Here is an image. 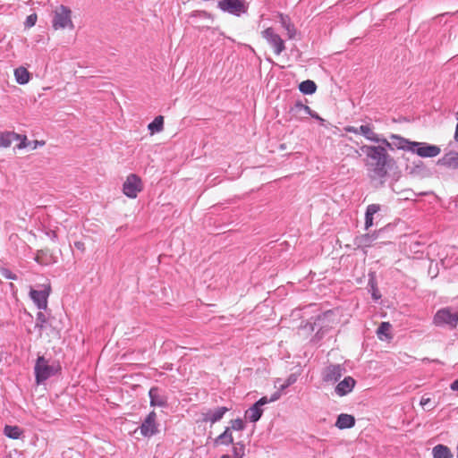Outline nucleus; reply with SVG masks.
I'll use <instances>...</instances> for the list:
<instances>
[{
  "mask_svg": "<svg viewBox=\"0 0 458 458\" xmlns=\"http://www.w3.org/2000/svg\"><path fill=\"white\" fill-rule=\"evenodd\" d=\"M19 140H20V143L16 146L17 148L21 149L28 146L27 137L25 135H23V136L21 135V139Z\"/></svg>",
  "mask_w": 458,
  "mask_h": 458,
  "instance_id": "ea45409f",
  "label": "nucleus"
},
{
  "mask_svg": "<svg viewBox=\"0 0 458 458\" xmlns=\"http://www.w3.org/2000/svg\"><path fill=\"white\" fill-rule=\"evenodd\" d=\"M438 164L446 166L448 168L457 169L458 168V153L449 152L445 154L441 159L438 160Z\"/></svg>",
  "mask_w": 458,
  "mask_h": 458,
  "instance_id": "5701e85b",
  "label": "nucleus"
},
{
  "mask_svg": "<svg viewBox=\"0 0 458 458\" xmlns=\"http://www.w3.org/2000/svg\"><path fill=\"white\" fill-rule=\"evenodd\" d=\"M50 294V286L45 285V289L43 290H34L31 289L30 292V296L33 302L36 304L38 309L46 310L47 307V298Z\"/></svg>",
  "mask_w": 458,
  "mask_h": 458,
  "instance_id": "f8f14e48",
  "label": "nucleus"
},
{
  "mask_svg": "<svg viewBox=\"0 0 458 458\" xmlns=\"http://www.w3.org/2000/svg\"><path fill=\"white\" fill-rule=\"evenodd\" d=\"M310 113V107L301 102H295L289 109V120L301 121Z\"/></svg>",
  "mask_w": 458,
  "mask_h": 458,
  "instance_id": "2eb2a0df",
  "label": "nucleus"
},
{
  "mask_svg": "<svg viewBox=\"0 0 458 458\" xmlns=\"http://www.w3.org/2000/svg\"><path fill=\"white\" fill-rule=\"evenodd\" d=\"M151 407H166L168 405L167 396L157 386H153L148 391Z\"/></svg>",
  "mask_w": 458,
  "mask_h": 458,
  "instance_id": "ddd939ff",
  "label": "nucleus"
},
{
  "mask_svg": "<svg viewBox=\"0 0 458 458\" xmlns=\"http://www.w3.org/2000/svg\"><path fill=\"white\" fill-rule=\"evenodd\" d=\"M389 138L391 140V141H388L389 146H385L386 150L394 149V148L409 151L411 150V144L413 141H410L397 134H391Z\"/></svg>",
  "mask_w": 458,
  "mask_h": 458,
  "instance_id": "a211bd4d",
  "label": "nucleus"
},
{
  "mask_svg": "<svg viewBox=\"0 0 458 458\" xmlns=\"http://www.w3.org/2000/svg\"><path fill=\"white\" fill-rule=\"evenodd\" d=\"M32 143H33V147H32L33 149L37 148L38 146H43L45 144L44 141H38V140H34Z\"/></svg>",
  "mask_w": 458,
  "mask_h": 458,
  "instance_id": "09e8293b",
  "label": "nucleus"
},
{
  "mask_svg": "<svg viewBox=\"0 0 458 458\" xmlns=\"http://www.w3.org/2000/svg\"><path fill=\"white\" fill-rule=\"evenodd\" d=\"M142 190V183L140 178L134 174H131L128 175L126 181L123 186V193L131 198L134 199L137 197L138 193Z\"/></svg>",
  "mask_w": 458,
  "mask_h": 458,
  "instance_id": "6e6552de",
  "label": "nucleus"
},
{
  "mask_svg": "<svg viewBox=\"0 0 458 458\" xmlns=\"http://www.w3.org/2000/svg\"><path fill=\"white\" fill-rule=\"evenodd\" d=\"M373 225V216H365V229L368 230Z\"/></svg>",
  "mask_w": 458,
  "mask_h": 458,
  "instance_id": "a19ab883",
  "label": "nucleus"
},
{
  "mask_svg": "<svg viewBox=\"0 0 458 458\" xmlns=\"http://www.w3.org/2000/svg\"><path fill=\"white\" fill-rule=\"evenodd\" d=\"M226 428H231V431H242L245 428V423L242 419H235L232 420L230 421V426Z\"/></svg>",
  "mask_w": 458,
  "mask_h": 458,
  "instance_id": "72a5a7b5",
  "label": "nucleus"
},
{
  "mask_svg": "<svg viewBox=\"0 0 458 458\" xmlns=\"http://www.w3.org/2000/svg\"><path fill=\"white\" fill-rule=\"evenodd\" d=\"M434 458H451L453 456L449 447L444 445H437L432 449Z\"/></svg>",
  "mask_w": 458,
  "mask_h": 458,
  "instance_id": "a878e982",
  "label": "nucleus"
},
{
  "mask_svg": "<svg viewBox=\"0 0 458 458\" xmlns=\"http://www.w3.org/2000/svg\"><path fill=\"white\" fill-rule=\"evenodd\" d=\"M434 323L437 326H449L454 328L458 324V312L449 308L441 309L436 313Z\"/></svg>",
  "mask_w": 458,
  "mask_h": 458,
  "instance_id": "423d86ee",
  "label": "nucleus"
},
{
  "mask_svg": "<svg viewBox=\"0 0 458 458\" xmlns=\"http://www.w3.org/2000/svg\"><path fill=\"white\" fill-rule=\"evenodd\" d=\"M299 89L303 94H313L317 89V85L313 81L307 80L300 83Z\"/></svg>",
  "mask_w": 458,
  "mask_h": 458,
  "instance_id": "cd10ccee",
  "label": "nucleus"
},
{
  "mask_svg": "<svg viewBox=\"0 0 458 458\" xmlns=\"http://www.w3.org/2000/svg\"><path fill=\"white\" fill-rule=\"evenodd\" d=\"M279 398L280 392H275L269 399L267 396L261 397L245 411V418L250 422H257L263 414V409L261 407L268 403L275 402Z\"/></svg>",
  "mask_w": 458,
  "mask_h": 458,
  "instance_id": "39448f33",
  "label": "nucleus"
},
{
  "mask_svg": "<svg viewBox=\"0 0 458 458\" xmlns=\"http://www.w3.org/2000/svg\"><path fill=\"white\" fill-rule=\"evenodd\" d=\"M21 139V134L14 131L0 132V148H9L14 140Z\"/></svg>",
  "mask_w": 458,
  "mask_h": 458,
  "instance_id": "412c9836",
  "label": "nucleus"
},
{
  "mask_svg": "<svg viewBox=\"0 0 458 458\" xmlns=\"http://www.w3.org/2000/svg\"><path fill=\"white\" fill-rule=\"evenodd\" d=\"M221 458H231V457H230V455H228V454H224V455H222V457H221Z\"/></svg>",
  "mask_w": 458,
  "mask_h": 458,
  "instance_id": "864d4df0",
  "label": "nucleus"
},
{
  "mask_svg": "<svg viewBox=\"0 0 458 458\" xmlns=\"http://www.w3.org/2000/svg\"><path fill=\"white\" fill-rule=\"evenodd\" d=\"M47 323V318L46 314L43 313L42 311H38L37 313L35 327L38 328L40 331H42L46 327Z\"/></svg>",
  "mask_w": 458,
  "mask_h": 458,
  "instance_id": "473e14b6",
  "label": "nucleus"
},
{
  "mask_svg": "<svg viewBox=\"0 0 458 458\" xmlns=\"http://www.w3.org/2000/svg\"><path fill=\"white\" fill-rule=\"evenodd\" d=\"M411 151L421 157H435L440 153L441 149L436 145L413 141Z\"/></svg>",
  "mask_w": 458,
  "mask_h": 458,
  "instance_id": "1a4fd4ad",
  "label": "nucleus"
},
{
  "mask_svg": "<svg viewBox=\"0 0 458 458\" xmlns=\"http://www.w3.org/2000/svg\"><path fill=\"white\" fill-rule=\"evenodd\" d=\"M454 116H455V119L458 121V112L455 113Z\"/></svg>",
  "mask_w": 458,
  "mask_h": 458,
  "instance_id": "5fc2aeb1",
  "label": "nucleus"
},
{
  "mask_svg": "<svg viewBox=\"0 0 458 458\" xmlns=\"http://www.w3.org/2000/svg\"><path fill=\"white\" fill-rule=\"evenodd\" d=\"M214 443L216 445H229L233 444V437L232 435L231 428H225V431L215 439Z\"/></svg>",
  "mask_w": 458,
  "mask_h": 458,
  "instance_id": "393cba45",
  "label": "nucleus"
},
{
  "mask_svg": "<svg viewBox=\"0 0 458 458\" xmlns=\"http://www.w3.org/2000/svg\"><path fill=\"white\" fill-rule=\"evenodd\" d=\"M280 23L282 27L286 30L289 38H293L296 34L294 25L291 22L290 18L287 15L280 14Z\"/></svg>",
  "mask_w": 458,
  "mask_h": 458,
  "instance_id": "b1692460",
  "label": "nucleus"
},
{
  "mask_svg": "<svg viewBox=\"0 0 458 458\" xmlns=\"http://www.w3.org/2000/svg\"><path fill=\"white\" fill-rule=\"evenodd\" d=\"M36 21H37V15L35 13L30 14L26 19V25L28 27H32L35 25Z\"/></svg>",
  "mask_w": 458,
  "mask_h": 458,
  "instance_id": "58836bf2",
  "label": "nucleus"
},
{
  "mask_svg": "<svg viewBox=\"0 0 458 458\" xmlns=\"http://www.w3.org/2000/svg\"><path fill=\"white\" fill-rule=\"evenodd\" d=\"M420 403L423 408L428 407V404L430 403V398L423 395Z\"/></svg>",
  "mask_w": 458,
  "mask_h": 458,
  "instance_id": "79ce46f5",
  "label": "nucleus"
},
{
  "mask_svg": "<svg viewBox=\"0 0 458 458\" xmlns=\"http://www.w3.org/2000/svg\"><path fill=\"white\" fill-rule=\"evenodd\" d=\"M14 76H15L16 81L21 85L28 83L30 81V72L24 67L16 68L14 70Z\"/></svg>",
  "mask_w": 458,
  "mask_h": 458,
  "instance_id": "bb28decb",
  "label": "nucleus"
},
{
  "mask_svg": "<svg viewBox=\"0 0 458 458\" xmlns=\"http://www.w3.org/2000/svg\"><path fill=\"white\" fill-rule=\"evenodd\" d=\"M308 115H310L312 118H315L316 120H318L319 122L323 123L324 119L321 118L316 112L310 109V113L307 114Z\"/></svg>",
  "mask_w": 458,
  "mask_h": 458,
  "instance_id": "c03bdc74",
  "label": "nucleus"
},
{
  "mask_svg": "<svg viewBox=\"0 0 458 458\" xmlns=\"http://www.w3.org/2000/svg\"><path fill=\"white\" fill-rule=\"evenodd\" d=\"M385 228H382L378 231H376L372 233H365L359 235L355 238V244L358 248H368L370 247L375 240H377L379 235L384 232Z\"/></svg>",
  "mask_w": 458,
  "mask_h": 458,
  "instance_id": "6ab92c4d",
  "label": "nucleus"
},
{
  "mask_svg": "<svg viewBox=\"0 0 458 458\" xmlns=\"http://www.w3.org/2000/svg\"><path fill=\"white\" fill-rule=\"evenodd\" d=\"M360 134L363 135L368 140L375 143L388 145V140L385 138L380 137L378 134L374 132L372 127L369 124H363L359 126Z\"/></svg>",
  "mask_w": 458,
  "mask_h": 458,
  "instance_id": "f3484780",
  "label": "nucleus"
},
{
  "mask_svg": "<svg viewBox=\"0 0 458 458\" xmlns=\"http://www.w3.org/2000/svg\"><path fill=\"white\" fill-rule=\"evenodd\" d=\"M297 379H298L297 374L293 373V374L289 375L288 377L285 379L284 383L279 386L277 392H280V394H281L284 390H285L290 386L293 385L297 381Z\"/></svg>",
  "mask_w": 458,
  "mask_h": 458,
  "instance_id": "2f4dec72",
  "label": "nucleus"
},
{
  "mask_svg": "<svg viewBox=\"0 0 458 458\" xmlns=\"http://www.w3.org/2000/svg\"><path fill=\"white\" fill-rule=\"evenodd\" d=\"M4 435L12 439H18L21 435V430L17 426L6 425L4 429Z\"/></svg>",
  "mask_w": 458,
  "mask_h": 458,
  "instance_id": "c85d7f7f",
  "label": "nucleus"
},
{
  "mask_svg": "<svg viewBox=\"0 0 458 458\" xmlns=\"http://www.w3.org/2000/svg\"><path fill=\"white\" fill-rule=\"evenodd\" d=\"M35 260L41 265H47L48 260L47 259V255L44 250H38L36 254Z\"/></svg>",
  "mask_w": 458,
  "mask_h": 458,
  "instance_id": "c9c22d12",
  "label": "nucleus"
},
{
  "mask_svg": "<svg viewBox=\"0 0 458 458\" xmlns=\"http://www.w3.org/2000/svg\"><path fill=\"white\" fill-rule=\"evenodd\" d=\"M391 325L388 322H382L377 330V334L379 339H383V336L389 337V330Z\"/></svg>",
  "mask_w": 458,
  "mask_h": 458,
  "instance_id": "7c9ffc66",
  "label": "nucleus"
},
{
  "mask_svg": "<svg viewBox=\"0 0 458 458\" xmlns=\"http://www.w3.org/2000/svg\"><path fill=\"white\" fill-rule=\"evenodd\" d=\"M345 131L347 132H352V133H354V134H360V131H359V127H355V126H347L344 128Z\"/></svg>",
  "mask_w": 458,
  "mask_h": 458,
  "instance_id": "37998d69",
  "label": "nucleus"
},
{
  "mask_svg": "<svg viewBox=\"0 0 458 458\" xmlns=\"http://www.w3.org/2000/svg\"><path fill=\"white\" fill-rule=\"evenodd\" d=\"M454 140L458 142V122L455 128Z\"/></svg>",
  "mask_w": 458,
  "mask_h": 458,
  "instance_id": "3c124183",
  "label": "nucleus"
},
{
  "mask_svg": "<svg viewBox=\"0 0 458 458\" xmlns=\"http://www.w3.org/2000/svg\"><path fill=\"white\" fill-rule=\"evenodd\" d=\"M139 428L144 437H151L157 435L159 432L157 413L154 411H150Z\"/></svg>",
  "mask_w": 458,
  "mask_h": 458,
  "instance_id": "0eeeda50",
  "label": "nucleus"
},
{
  "mask_svg": "<svg viewBox=\"0 0 458 458\" xmlns=\"http://www.w3.org/2000/svg\"><path fill=\"white\" fill-rule=\"evenodd\" d=\"M47 235L51 238V240L55 241L57 239V234L55 231H50L47 233Z\"/></svg>",
  "mask_w": 458,
  "mask_h": 458,
  "instance_id": "49530a36",
  "label": "nucleus"
},
{
  "mask_svg": "<svg viewBox=\"0 0 458 458\" xmlns=\"http://www.w3.org/2000/svg\"><path fill=\"white\" fill-rule=\"evenodd\" d=\"M199 24H205L204 22H202V21H199Z\"/></svg>",
  "mask_w": 458,
  "mask_h": 458,
  "instance_id": "6e6d98bb",
  "label": "nucleus"
},
{
  "mask_svg": "<svg viewBox=\"0 0 458 458\" xmlns=\"http://www.w3.org/2000/svg\"><path fill=\"white\" fill-rule=\"evenodd\" d=\"M164 126V118L163 116L159 115L157 116L148 125V130L154 133V132H159L163 130Z\"/></svg>",
  "mask_w": 458,
  "mask_h": 458,
  "instance_id": "c756f323",
  "label": "nucleus"
},
{
  "mask_svg": "<svg viewBox=\"0 0 458 458\" xmlns=\"http://www.w3.org/2000/svg\"><path fill=\"white\" fill-rule=\"evenodd\" d=\"M61 370L58 362L49 363L44 356L38 357L34 367L35 378L38 385L45 382Z\"/></svg>",
  "mask_w": 458,
  "mask_h": 458,
  "instance_id": "f03ea898",
  "label": "nucleus"
},
{
  "mask_svg": "<svg viewBox=\"0 0 458 458\" xmlns=\"http://www.w3.org/2000/svg\"><path fill=\"white\" fill-rule=\"evenodd\" d=\"M355 424V419L352 415L341 413L336 420L335 427L339 429L351 428Z\"/></svg>",
  "mask_w": 458,
  "mask_h": 458,
  "instance_id": "4be33fe9",
  "label": "nucleus"
},
{
  "mask_svg": "<svg viewBox=\"0 0 458 458\" xmlns=\"http://www.w3.org/2000/svg\"><path fill=\"white\" fill-rule=\"evenodd\" d=\"M451 389L453 391H458V379L454 380L451 386H450Z\"/></svg>",
  "mask_w": 458,
  "mask_h": 458,
  "instance_id": "a18cd8bd",
  "label": "nucleus"
},
{
  "mask_svg": "<svg viewBox=\"0 0 458 458\" xmlns=\"http://www.w3.org/2000/svg\"><path fill=\"white\" fill-rule=\"evenodd\" d=\"M75 247L78 249V250H84V243L81 242H76L74 243Z\"/></svg>",
  "mask_w": 458,
  "mask_h": 458,
  "instance_id": "de8ad7c7",
  "label": "nucleus"
},
{
  "mask_svg": "<svg viewBox=\"0 0 458 458\" xmlns=\"http://www.w3.org/2000/svg\"><path fill=\"white\" fill-rule=\"evenodd\" d=\"M380 210V206L378 204H370L367 207L366 209V216H374Z\"/></svg>",
  "mask_w": 458,
  "mask_h": 458,
  "instance_id": "e433bc0d",
  "label": "nucleus"
},
{
  "mask_svg": "<svg viewBox=\"0 0 458 458\" xmlns=\"http://www.w3.org/2000/svg\"><path fill=\"white\" fill-rule=\"evenodd\" d=\"M0 273L6 279H11V280H16L17 279V276L15 274H13L8 268H4V267L1 268L0 269Z\"/></svg>",
  "mask_w": 458,
  "mask_h": 458,
  "instance_id": "4c0bfd02",
  "label": "nucleus"
},
{
  "mask_svg": "<svg viewBox=\"0 0 458 458\" xmlns=\"http://www.w3.org/2000/svg\"><path fill=\"white\" fill-rule=\"evenodd\" d=\"M228 411L229 409L225 406L208 409L202 412V421L209 422L211 425L215 424L220 421Z\"/></svg>",
  "mask_w": 458,
  "mask_h": 458,
  "instance_id": "4468645a",
  "label": "nucleus"
},
{
  "mask_svg": "<svg viewBox=\"0 0 458 458\" xmlns=\"http://www.w3.org/2000/svg\"><path fill=\"white\" fill-rule=\"evenodd\" d=\"M315 325H316V323H313V324L312 323H307L305 327H307L309 326L310 329L311 331H314L315 330Z\"/></svg>",
  "mask_w": 458,
  "mask_h": 458,
  "instance_id": "8fccbe9b",
  "label": "nucleus"
},
{
  "mask_svg": "<svg viewBox=\"0 0 458 458\" xmlns=\"http://www.w3.org/2000/svg\"><path fill=\"white\" fill-rule=\"evenodd\" d=\"M360 150L365 156L363 161L369 177L371 180L384 179L387 175L393 161L385 145H362Z\"/></svg>",
  "mask_w": 458,
  "mask_h": 458,
  "instance_id": "f257e3e1",
  "label": "nucleus"
},
{
  "mask_svg": "<svg viewBox=\"0 0 458 458\" xmlns=\"http://www.w3.org/2000/svg\"><path fill=\"white\" fill-rule=\"evenodd\" d=\"M355 384L356 381L353 377L350 376L345 377L336 385L335 392L338 396H344L352 391Z\"/></svg>",
  "mask_w": 458,
  "mask_h": 458,
  "instance_id": "aec40b11",
  "label": "nucleus"
},
{
  "mask_svg": "<svg viewBox=\"0 0 458 458\" xmlns=\"http://www.w3.org/2000/svg\"><path fill=\"white\" fill-rule=\"evenodd\" d=\"M244 445L241 442L236 443L233 447V458H242L244 455Z\"/></svg>",
  "mask_w": 458,
  "mask_h": 458,
  "instance_id": "f704fd0d",
  "label": "nucleus"
},
{
  "mask_svg": "<svg viewBox=\"0 0 458 458\" xmlns=\"http://www.w3.org/2000/svg\"><path fill=\"white\" fill-rule=\"evenodd\" d=\"M345 369L340 364H330L322 371V379L326 383H335L340 379Z\"/></svg>",
  "mask_w": 458,
  "mask_h": 458,
  "instance_id": "9b49d317",
  "label": "nucleus"
},
{
  "mask_svg": "<svg viewBox=\"0 0 458 458\" xmlns=\"http://www.w3.org/2000/svg\"><path fill=\"white\" fill-rule=\"evenodd\" d=\"M217 7L224 13L240 17L247 13L249 3L246 0H220Z\"/></svg>",
  "mask_w": 458,
  "mask_h": 458,
  "instance_id": "20e7f679",
  "label": "nucleus"
},
{
  "mask_svg": "<svg viewBox=\"0 0 458 458\" xmlns=\"http://www.w3.org/2000/svg\"><path fill=\"white\" fill-rule=\"evenodd\" d=\"M189 19L191 20V23L199 30L209 28L208 24H199V19L203 21H213L212 15L206 11H194L190 13Z\"/></svg>",
  "mask_w": 458,
  "mask_h": 458,
  "instance_id": "dca6fc26",
  "label": "nucleus"
},
{
  "mask_svg": "<svg viewBox=\"0 0 458 458\" xmlns=\"http://www.w3.org/2000/svg\"><path fill=\"white\" fill-rule=\"evenodd\" d=\"M262 37L274 48L276 55H279L284 49V42L281 37L276 34L272 28H267L262 31Z\"/></svg>",
  "mask_w": 458,
  "mask_h": 458,
  "instance_id": "9d476101",
  "label": "nucleus"
},
{
  "mask_svg": "<svg viewBox=\"0 0 458 458\" xmlns=\"http://www.w3.org/2000/svg\"><path fill=\"white\" fill-rule=\"evenodd\" d=\"M2 360V353L0 352V361Z\"/></svg>",
  "mask_w": 458,
  "mask_h": 458,
  "instance_id": "4d7b16f0",
  "label": "nucleus"
},
{
  "mask_svg": "<svg viewBox=\"0 0 458 458\" xmlns=\"http://www.w3.org/2000/svg\"><path fill=\"white\" fill-rule=\"evenodd\" d=\"M9 288L13 289L14 288V284L13 283H10L9 284Z\"/></svg>",
  "mask_w": 458,
  "mask_h": 458,
  "instance_id": "603ef678",
  "label": "nucleus"
},
{
  "mask_svg": "<svg viewBox=\"0 0 458 458\" xmlns=\"http://www.w3.org/2000/svg\"><path fill=\"white\" fill-rule=\"evenodd\" d=\"M52 27L54 30L74 29V24L72 21V10L65 5H59L54 11Z\"/></svg>",
  "mask_w": 458,
  "mask_h": 458,
  "instance_id": "7ed1b4c3",
  "label": "nucleus"
}]
</instances>
